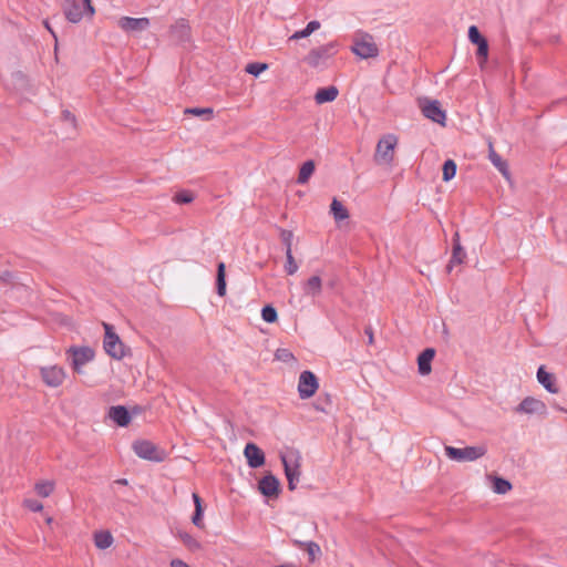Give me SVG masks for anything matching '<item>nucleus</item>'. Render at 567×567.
Here are the masks:
<instances>
[{
	"instance_id": "f257e3e1",
	"label": "nucleus",
	"mask_w": 567,
	"mask_h": 567,
	"mask_svg": "<svg viewBox=\"0 0 567 567\" xmlns=\"http://www.w3.org/2000/svg\"><path fill=\"white\" fill-rule=\"evenodd\" d=\"M103 328L105 331L103 339V348L105 352L111 358L118 361L130 354V348L121 340L118 334L114 331V328L106 322H103Z\"/></svg>"
},
{
	"instance_id": "f03ea898",
	"label": "nucleus",
	"mask_w": 567,
	"mask_h": 567,
	"mask_svg": "<svg viewBox=\"0 0 567 567\" xmlns=\"http://www.w3.org/2000/svg\"><path fill=\"white\" fill-rule=\"evenodd\" d=\"M351 51L361 59L375 58L379 54L373 37L362 31L354 33Z\"/></svg>"
},
{
	"instance_id": "7ed1b4c3",
	"label": "nucleus",
	"mask_w": 567,
	"mask_h": 567,
	"mask_svg": "<svg viewBox=\"0 0 567 567\" xmlns=\"http://www.w3.org/2000/svg\"><path fill=\"white\" fill-rule=\"evenodd\" d=\"M65 18L72 23H79L84 16L92 18L95 14V8L92 0H82V4L76 0H65L63 7Z\"/></svg>"
},
{
	"instance_id": "20e7f679",
	"label": "nucleus",
	"mask_w": 567,
	"mask_h": 567,
	"mask_svg": "<svg viewBox=\"0 0 567 567\" xmlns=\"http://www.w3.org/2000/svg\"><path fill=\"white\" fill-rule=\"evenodd\" d=\"M445 455L456 462H473L481 457H483L487 449L485 445H477V446H465V447H454L446 445L444 447Z\"/></svg>"
},
{
	"instance_id": "39448f33",
	"label": "nucleus",
	"mask_w": 567,
	"mask_h": 567,
	"mask_svg": "<svg viewBox=\"0 0 567 567\" xmlns=\"http://www.w3.org/2000/svg\"><path fill=\"white\" fill-rule=\"evenodd\" d=\"M398 142V136L394 134L382 136L375 147L374 161L378 164L390 165L394 159V151Z\"/></svg>"
},
{
	"instance_id": "423d86ee",
	"label": "nucleus",
	"mask_w": 567,
	"mask_h": 567,
	"mask_svg": "<svg viewBox=\"0 0 567 567\" xmlns=\"http://www.w3.org/2000/svg\"><path fill=\"white\" fill-rule=\"evenodd\" d=\"M281 461L285 468V474L288 481V487L293 491L299 482L301 471V456L299 452H290L287 456L282 455Z\"/></svg>"
},
{
	"instance_id": "0eeeda50",
	"label": "nucleus",
	"mask_w": 567,
	"mask_h": 567,
	"mask_svg": "<svg viewBox=\"0 0 567 567\" xmlns=\"http://www.w3.org/2000/svg\"><path fill=\"white\" fill-rule=\"evenodd\" d=\"M39 373L42 382L49 388L61 386L68 377L66 370L58 364L43 365Z\"/></svg>"
},
{
	"instance_id": "6e6552de",
	"label": "nucleus",
	"mask_w": 567,
	"mask_h": 567,
	"mask_svg": "<svg viewBox=\"0 0 567 567\" xmlns=\"http://www.w3.org/2000/svg\"><path fill=\"white\" fill-rule=\"evenodd\" d=\"M66 354L71 358V367L75 373H82V368L95 357L94 350L90 347H71Z\"/></svg>"
},
{
	"instance_id": "1a4fd4ad",
	"label": "nucleus",
	"mask_w": 567,
	"mask_h": 567,
	"mask_svg": "<svg viewBox=\"0 0 567 567\" xmlns=\"http://www.w3.org/2000/svg\"><path fill=\"white\" fill-rule=\"evenodd\" d=\"M132 447L135 454L141 458L153 462H162L165 458V452L150 441H135Z\"/></svg>"
},
{
	"instance_id": "9d476101",
	"label": "nucleus",
	"mask_w": 567,
	"mask_h": 567,
	"mask_svg": "<svg viewBox=\"0 0 567 567\" xmlns=\"http://www.w3.org/2000/svg\"><path fill=\"white\" fill-rule=\"evenodd\" d=\"M419 106L425 117L432 120L433 122L444 125L446 114L441 109L439 101L430 99H420Z\"/></svg>"
},
{
	"instance_id": "9b49d317",
	"label": "nucleus",
	"mask_w": 567,
	"mask_h": 567,
	"mask_svg": "<svg viewBox=\"0 0 567 567\" xmlns=\"http://www.w3.org/2000/svg\"><path fill=\"white\" fill-rule=\"evenodd\" d=\"M319 389V382L315 373L311 371H303L298 380V393L300 399L306 400L313 396Z\"/></svg>"
},
{
	"instance_id": "f8f14e48",
	"label": "nucleus",
	"mask_w": 567,
	"mask_h": 567,
	"mask_svg": "<svg viewBox=\"0 0 567 567\" xmlns=\"http://www.w3.org/2000/svg\"><path fill=\"white\" fill-rule=\"evenodd\" d=\"M151 21L148 18H132V17H121L117 20L118 28L125 33H137L143 32L148 29Z\"/></svg>"
},
{
	"instance_id": "ddd939ff",
	"label": "nucleus",
	"mask_w": 567,
	"mask_h": 567,
	"mask_svg": "<svg viewBox=\"0 0 567 567\" xmlns=\"http://www.w3.org/2000/svg\"><path fill=\"white\" fill-rule=\"evenodd\" d=\"M517 413L522 414H540L547 413L545 402L534 396H526L515 409Z\"/></svg>"
},
{
	"instance_id": "4468645a",
	"label": "nucleus",
	"mask_w": 567,
	"mask_h": 567,
	"mask_svg": "<svg viewBox=\"0 0 567 567\" xmlns=\"http://www.w3.org/2000/svg\"><path fill=\"white\" fill-rule=\"evenodd\" d=\"M244 455L248 465L252 468L260 467L265 464V454L255 443L246 444Z\"/></svg>"
},
{
	"instance_id": "2eb2a0df",
	"label": "nucleus",
	"mask_w": 567,
	"mask_h": 567,
	"mask_svg": "<svg viewBox=\"0 0 567 567\" xmlns=\"http://www.w3.org/2000/svg\"><path fill=\"white\" fill-rule=\"evenodd\" d=\"M537 381L549 392L553 394H557L559 392V386L557 384V379L555 374L546 371L544 365H540L537 370Z\"/></svg>"
},
{
	"instance_id": "dca6fc26",
	"label": "nucleus",
	"mask_w": 567,
	"mask_h": 567,
	"mask_svg": "<svg viewBox=\"0 0 567 567\" xmlns=\"http://www.w3.org/2000/svg\"><path fill=\"white\" fill-rule=\"evenodd\" d=\"M171 35L177 42H186L190 38V27L186 20H178L171 27Z\"/></svg>"
},
{
	"instance_id": "f3484780",
	"label": "nucleus",
	"mask_w": 567,
	"mask_h": 567,
	"mask_svg": "<svg viewBox=\"0 0 567 567\" xmlns=\"http://www.w3.org/2000/svg\"><path fill=\"white\" fill-rule=\"evenodd\" d=\"M322 286L321 277L313 275L302 282V290L306 296L316 298L320 296Z\"/></svg>"
},
{
	"instance_id": "a211bd4d",
	"label": "nucleus",
	"mask_w": 567,
	"mask_h": 567,
	"mask_svg": "<svg viewBox=\"0 0 567 567\" xmlns=\"http://www.w3.org/2000/svg\"><path fill=\"white\" fill-rule=\"evenodd\" d=\"M259 491L268 497H275L279 492V482L272 475H267L259 481Z\"/></svg>"
},
{
	"instance_id": "6ab92c4d",
	"label": "nucleus",
	"mask_w": 567,
	"mask_h": 567,
	"mask_svg": "<svg viewBox=\"0 0 567 567\" xmlns=\"http://www.w3.org/2000/svg\"><path fill=\"white\" fill-rule=\"evenodd\" d=\"M435 350L432 348L425 349L423 352L420 353L417 357V368L419 372L422 375H427L432 371V360L434 359Z\"/></svg>"
},
{
	"instance_id": "aec40b11",
	"label": "nucleus",
	"mask_w": 567,
	"mask_h": 567,
	"mask_svg": "<svg viewBox=\"0 0 567 567\" xmlns=\"http://www.w3.org/2000/svg\"><path fill=\"white\" fill-rule=\"evenodd\" d=\"M109 416L120 426H126L131 422L127 410L122 405L112 406Z\"/></svg>"
},
{
	"instance_id": "412c9836",
	"label": "nucleus",
	"mask_w": 567,
	"mask_h": 567,
	"mask_svg": "<svg viewBox=\"0 0 567 567\" xmlns=\"http://www.w3.org/2000/svg\"><path fill=\"white\" fill-rule=\"evenodd\" d=\"M338 93L339 91L336 86L322 87L316 92L315 101L317 104L332 102L337 99Z\"/></svg>"
},
{
	"instance_id": "4be33fe9",
	"label": "nucleus",
	"mask_w": 567,
	"mask_h": 567,
	"mask_svg": "<svg viewBox=\"0 0 567 567\" xmlns=\"http://www.w3.org/2000/svg\"><path fill=\"white\" fill-rule=\"evenodd\" d=\"M321 28V23L317 20L310 21L305 29L293 32L289 38L288 42L298 41L303 38L310 37L313 32Z\"/></svg>"
},
{
	"instance_id": "5701e85b",
	"label": "nucleus",
	"mask_w": 567,
	"mask_h": 567,
	"mask_svg": "<svg viewBox=\"0 0 567 567\" xmlns=\"http://www.w3.org/2000/svg\"><path fill=\"white\" fill-rule=\"evenodd\" d=\"M55 489V482L51 480H41L34 484V492L40 497H49Z\"/></svg>"
},
{
	"instance_id": "b1692460",
	"label": "nucleus",
	"mask_w": 567,
	"mask_h": 567,
	"mask_svg": "<svg viewBox=\"0 0 567 567\" xmlns=\"http://www.w3.org/2000/svg\"><path fill=\"white\" fill-rule=\"evenodd\" d=\"M94 545L99 549H106L112 546L114 538L107 530H100L94 533Z\"/></svg>"
},
{
	"instance_id": "393cba45",
	"label": "nucleus",
	"mask_w": 567,
	"mask_h": 567,
	"mask_svg": "<svg viewBox=\"0 0 567 567\" xmlns=\"http://www.w3.org/2000/svg\"><path fill=\"white\" fill-rule=\"evenodd\" d=\"M330 213L332 214L336 221L344 220L349 218V212L344 205L337 198L332 199L330 205Z\"/></svg>"
},
{
	"instance_id": "a878e982",
	"label": "nucleus",
	"mask_w": 567,
	"mask_h": 567,
	"mask_svg": "<svg viewBox=\"0 0 567 567\" xmlns=\"http://www.w3.org/2000/svg\"><path fill=\"white\" fill-rule=\"evenodd\" d=\"M193 501H194V504H195V513L192 517V523L199 527V528H204V522H203V506H202V498L199 497L198 494L194 493L193 494Z\"/></svg>"
},
{
	"instance_id": "bb28decb",
	"label": "nucleus",
	"mask_w": 567,
	"mask_h": 567,
	"mask_svg": "<svg viewBox=\"0 0 567 567\" xmlns=\"http://www.w3.org/2000/svg\"><path fill=\"white\" fill-rule=\"evenodd\" d=\"M216 286L217 293L224 297L226 295V266L224 262H219L217 266Z\"/></svg>"
},
{
	"instance_id": "cd10ccee",
	"label": "nucleus",
	"mask_w": 567,
	"mask_h": 567,
	"mask_svg": "<svg viewBox=\"0 0 567 567\" xmlns=\"http://www.w3.org/2000/svg\"><path fill=\"white\" fill-rule=\"evenodd\" d=\"M316 169V165H315V162L313 161H307L305 162L301 167H300V171H299V175H298V183L299 184H306L309 178L311 177V175L313 174Z\"/></svg>"
},
{
	"instance_id": "c85d7f7f",
	"label": "nucleus",
	"mask_w": 567,
	"mask_h": 567,
	"mask_svg": "<svg viewBox=\"0 0 567 567\" xmlns=\"http://www.w3.org/2000/svg\"><path fill=\"white\" fill-rule=\"evenodd\" d=\"M466 257V252L464 250V248L462 247L461 243H455V245H453V252H452V257H451V260H450V264L447 266L449 270H451V268L454 266V265H461L464 259Z\"/></svg>"
},
{
	"instance_id": "c756f323",
	"label": "nucleus",
	"mask_w": 567,
	"mask_h": 567,
	"mask_svg": "<svg viewBox=\"0 0 567 567\" xmlns=\"http://www.w3.org/2000/svg\"><path fill=\"white\" fill-rule=\"evenodd\" d=\"M492 488L496 494H506L512 489V484L502 477L491 476Z\"/></svg>"
},
{
	"instance_id": "7c9ffc66",
	"label": "nucleus",
	"mask_w": 567,
	"mask_h": 567,
	"mask_svg": "<svg viewBox=\"0 0 567 567\" xmlns=\"http://www.w3.org/2000/svg\"><path fill=\"white\" fill-rule=\"evenodd\" d=\"M489 159L491 162L493 163V165L498 168V171L506 177L508 178L509 174H508V169H507V164L505 161L502 159V157L493 150L491 148L489 151Z\"/></svg>"
},
{
	"instance_id": "2f4dec72",
	"label": "nucleus",
	"mask_w": 567,
	"mask_h": 567,
	"mask_svg": "<svg viewBox=\"0 0 567 567\" xmlns=\"http://www.w3.org/2000/svg\"><path fill=\"white\" fill-rule=\"evenodd\" d=\"M178 536H179V539L182 540V543L189 549V550H199L200 549V544L199 542L193 537L190 534L186 533V532H181L178 533Z\"/></svg>"
},
{
	"instance_id": "473e14b6",
	"label": "nucleus",
	"mask_w": 567,
	"mask_h": 567,
	"mask_svg": "<svg viewBox=\"0 0 567 567\" xmlns=\"http://www.w3.org/2000/svg\"><path fill=\"white\" fill-rule=\"evenodd\" d=\"M275 359L288 364H293L297 362V359L293 355V353L286 348L277 349L275 352Z\"/></svg>"
},
{
	"instance_id": "72a5a7b5",
	"label": "nucleus",
	"mask_w": 567,
	"mask_h": 567,
	"mask_svg": "<svg viewBox=\"0 0 567 567\" xmlns=\"http://www.w3.org/2000/svg\"><path fill=\"white\" fill-rule=\"evenodd\" d=\"M456 174V163L453 159H447L443 164V181L450 182L455 177Z\"/></svg>"
},
{
	"instance_id": "f704fd0d",
	"label": "nucleus",
	"mask_w": 567,
	"mask_h": 567,
	"mask_svg": "<svg viewBox=\"0 0 567 567\" xmlns=\"http://www.w3.org/2000/svg\"><path fill=\"white\" fill-rule=\"evenodd\" d=\"M185 114H192L195 116H204L206 120H210L213 117L214 111L210 107H193L186 109Z\"/></svg>"
},
{
	"instance_id": "c9c22d12",
	"label": "nucleus",
	"mask_w": 567,
	"mask_h": 567,
	"mask_svg": "<svg viewBox=\"0 0 567 567\" xmlns=\"http://www.w3.org/2000/svg\"><path fill=\"white\" fill-rule=\"evenodd\" d=\"M298 265L292 255V250L286 251L285 270L288 275H295L298 271Z\"/></svg>"
},
{
	"instance_id": "e433bc0d",
	"label": "nucleus",
	"mask_w": 567,
	"mask_h": 567,
	"mask_svg": "<svg viewBox=\"0 0 567 567\" xmlns=\"http://www.w3.org/2000/svg\"><path fill=\"white\" fill-rule=\"evenodd\" d=\"M267 69H268L267 63L252 62V63H248L246 65L245 71L251 75L258 76Z\"/></svg>"
},
{
	"instance_id": "4c0bfd02",
	"label": "nucleus",
	"mask_w": 567,
	"mask_h": 567,
	"mask_svg": "<svg viewBox=\"0 0 567 567\" xmlns=\"http://www.w3.org/2000/svg\"><path fill=\"white\" fill-rule=\"evenodd\" d=\"M264 321L274 323L278 319L277 310L272 306H265L261 310Z\"/></svg>"
},
{
	"instance_id": "58836bf2",
	"label": "nucleus",
	"mask_w": 567,
	"mask_h": 567,
	"mask_svg": "<svg viewBox=\"0 0 567 567\" xmlns=\"http://www.w3.org/2000/svg\"><path fill=\"white\" fill-rule=\"evenodd\" d=\"M326 53V49H313L306 56V61L310 65H317L321 56Z\"/></svg>"
},
{
	"instance_id": "ea45409f",
	"label": "nucleus",
	"mask_w": 567,
	"mask_h": 567,
	"mask_svg": "<svg viewBox=\"0 0 567 567\" xmlns=\"http://www.w3.org/2000/svg\"><path fill=\"white\" fill-rule=\"evenodd\" d=\"M477 45V55L478 58L482 59L481 61V64L485 63L486 60H487V55H488V43L485 40H483L482 42H480Z\"/></svg>"
},
{
	"instance_id": "a19ab883",
	"label": "nucleus",
	"mask_w": 567,
	"mask_h": 567,
	"mask_svg": "<svg viewBox=\"0 0 567 567\" xmlns=\"http://www.w3.org/2000/svg\"><path fill=\"white\" fill-rule=\"evenodd\" d=\"M468 39L474 44H478L480 42L485 40V38L482 37V34L480 33L477 27H475V25H471L470 27V29H468Z\"/></svg>"
},
{
	"instance_id": "79ce46f5",
	"label": "nucleus",
	"mask_w": 567,
	"mask_h": 567,
	"mask_svg": "<svg viewBox=\"0 0 567 567\" xmlns=\"http://www.w3.org/2000/svg\"><path fill=\"white\" fill-rule=\"evenodd\" d=\"M280 237L286 245V251L292 250L293 233L291 230L284 229L280 233Z\"/></svg>"
},
{
	"instance_id": "37998d69",
	"label": "nucleus",
	"mask_w": 567,
	"mask_h": 567,
	"mask_svg": "<svg viewBox=\"0 0 567 567\" xmlns=\"http://www.w3.org/2000/svg\"><path fill=\"white\" fill-rule=\"evenodd\" d=\"M23 506L30 509L31 512H41L43 509V505L41 502L37 499H24Z\"/></svg>"
},
{
	"instance_id": "c03bdc74",
	"label": "nucleus",
	"mask_w": 567,
	"mask_h": 567,
	"mask_svg": "<svg viewBox=\"0 0 567 567\" xmlns=\"http://www.w3.org/2000/svg\"><path fill=\"white\" fill-rule=\"evenodd\" d=\"M193 199H194L193 195L188 192H182V193L177 194L175 197V200L179 204H188V203L193 202Z\"/></svg>"
},
{
	"instance_id": "a18cd8bd",
	"label": "nucleus",
	"mask_w": 567,
	"mask_h": 567,
	"mask_svg": "<svg viewBox=\"0 0 567 567\" xmlns=\"http://www.w3.org/2000/svg\"><path fill=\"white\" fill-rule=\"evenodd\" d=\"M307 551L311 558H315L316 555L320 553V547L315 543H309L307 545Z\"/></svg>"
},
{
	"instance_id": "49530a36",
	"label": "nucleus",
	"mask_w": 567,
	"mask_h": 567,
	"mask_svg": "<svg viewBox=\"0 0 567 567\" xmlns=\"http://www.w3.org/2000/svg\"><path fill=\"white\" fill-rule=\"evenodd\" d=\"M171 567H190L188 564H186L184 560L179 558L172 559Z\"/></svg>"
},
{
	"instance_id": "de8ad7c7",
	"label": "nucleus",
	"mask_w": 567,
	"mask_h": 567,
	"mask_svg": "<svg viewBox=\"0 0 567 567\" xmlns=\"http://www.w3.org/2000/svg\"><path fill=\"white\" fill-rule=\"evenodd\" d=\"M44 27L47 28V30L53 35L54 39H56V34L55 32L52 30V28L50 27L49 22L45 20L43 22Z\"/></svg>"
},
{
	"instance_id": "09e8293b",
	"label": "nucleus",
	"mask_w": 567,
	"mask_h": 567,
	"mask_svg": "<svg viewBox=\"0 0 567 567\" xmlns=\"http://www.w3.org/2000/svg\"><path fill=\"white\" fill-rule=\"evenodd\" d=\"M457 241H458V243H461V241H460V235H458V233H455V234H454V237H453V243L455 244V243H457Z\"/></svg>"
},
{
	"instance_id": "8fccbe9b",
	"label": "nucleus",
	"mask_w": 567,
	"mask_h": 567,
	"mask_svg": "<svg viewBox=\"0 0 567 567\" xmlns=\"http://www.w3.org/2000/svg\"><path fill=\"white\" fill-rule=\"evenodd\" d=\"M369 333V342L372 343L373 342V333L371 331H368Z\"/></svg>"
},
{
	"instance_id": "3c124183",
	"label": "nucleus",
	"mask_w": 567,
	"mask_h": 567,
	"mask_svg": "<svg viewBox=\"0 0 567 567\" xmlns=\"http://www.w3.org/2000/svg\"><path fill=\"white\" fill-rule=\"evenodd\" d=\"M51 522H52V518H51V517H49V518L47 519V523H48V524H50Z\"/></svg>"
}]
</instances>
